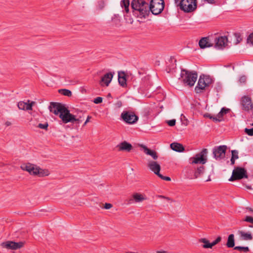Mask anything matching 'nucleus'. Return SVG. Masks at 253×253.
<instances>
[{"instance_id":"b1692460","label":"nucleus","mask_w":253,"mask_h":253,"mask_svg":"<svg viewBox=\"0 0 253 253\" xmlns=\"http://www.w3.org/2000/svg\"><path fill=\"white\" fill-rule=\"evenodd\" d=\"M151 86V82L148 79H145L143 80V83L141 85V88L143 92L149 90Z\"/></svg>"},{"instance_id":"e2e57ef3","label":"nucleus","mask_w":253,"mask_h":253,"mask_svg":"<svg viewBox=\"0 0 253 253\" xmlns=\"http://www.w3.org/2000/svg\"><path fill=\"white\" fill-rule=\"evenodd\" d=\"M86 124H87V123H85V122H84V124L83 126H85L86 125Z\"/></svg>"},{"instance_id":"1a4fd4ad","label":"nucleus","mask_w":253,"mask_h":253,"mask_svg":"<svg viewBox=\"0 0 253 253\" xmlns=\"http://www.w3.org/2000/svg\"><path fill=\"white\" fill-rule=\"evenodd\" d=\"M147 166L151 171L161 179L168 181H170L171 179L169 177L164 176L160 173L161 166L157 162L150 161L148 162Z\"/></svg>"},{"instance_id":"412c9836","label":"nucleus","mask_w":253,"mask_h":253,"mask_svg":"<svg viewBox=\"0 0 253 253\" xmlns=\"http://www.w3.org/2000/svg\"><path fill=\"white\" fill-rule=\"evenodd\" d=\"M170 147L172 150L178 152H182L185 150V148L183 145L177 142H173L171 143Z\"/></svg>"},{"instance_id":"ea45409f","label":"nucleus","mask_w":253,"mask_h":253,"mask_svg":"<svg viewBox=\"0 0 253 253\" xmlns=\"http://www.w3.org/2000/svg\"><path fill=\"white\" fill-rule=\"evenodd\" d=\"M234 35L236 38V44L239 43L241 41L242 39L241 38V35L240 33H235Z\"/></svg>"},{"instance_id":"c756f323","label":"nucleus","mask_w":253,"mask_h":253,"mask_svg":"<svg viewBox=\"0 0 253 253\" xmlns=\"http://www.w3.org/2000/svg\"><path fill=\"white\" fill-rule=\"evenodd\" d=\"M59 93L68 97L72 96V92L67 89H60L58 90Z\"/></svg>"},{"instance_id":"5fc2aeb1","label":"nucleus","mask_w":253,"mask_h":253,"mask_svg":"<svg viewBox=\"0 0 253 253\" xmlns=\"http://www.w3.org/2000/svg\"><path fill=\"white\" fill-rule=\"evenodd\" d=\"M230 161H231V165H234L235 164V160L233 158H231Z\"/></svg>"},{"instance_id":"6e6d98bb","label":"nucleus","mask_w":253,"mask_h":253,"mask_svg":"<svg viewBox=\"0 0 253 253\" xmlns=\"http://www.w3.org/2000/svg\"><path fill=\"white\" fill-rule=\"evenodd\" d=\"M11 125V122H9V121H6V122L5 123V125L6 126H10Z\"/></svg>"},{"instance_id":"e433bc0d","label":"nucleus","mask_w":253,"mask_h":253,"mask_svg":"<svg viewBox=\"0 0 253 253\" xmlns=\"http://www.w3.org/2000/svg\"><path fill=\"white\" fill-rule=\"evenodd\" d=\"M245 132L249 136H253V128H246L244 130Z\"/></svg>"},{"instance_id":"8fccbe9b","label":"nucleus","mask_w":253,"mask_h":253,"mask_svg":"<svg viewBox=\"0 0 253 253\" xmlns=\"http://www.w3.org/2000/svg\"><path fill=\"white\" fill-rule=\"evenodd\" d=\"M112 205L110 203H105L104 206V208L105 209H110L112 207Z\"/></svg>"},{"instance_id":"423d86ee","label":"nucleus","mask_w":253,"mask_h":253,"mask_svg":"<svg viewBox=\"0 0 253 253\" xmlns=\"http://www.w3.org/2000/svg\"><path fill=\"white\" fill-rule=\"evenodd\" d=\"M240 105L243 111L253 113V102L249 95H244L241 98Z\"/></svg>"},{"instance_id":"052dcab7","label":"nucleus","mask_w":253,"mask_h":253,"mask_svg":"<svg viewBox=\"0 0 253 253\" xmlns=\"http://www.w3.org/2000/svg\"><path fill=\"white\" fill-rule=\"evenodd\" d=\"M165 199H167L168 201L170 200V198L169 197H166V198Z\"/></svg>"},{"instance_id":"9b49d317","label":"nucleus","mask_w":253,"mask_h":253,"mask_svg":"<svg viewBox=\"0 0 253 253\" xmlns=\"http://www.w3.org/2000/svg\"><path fill=\"white\" fill-rule=\"evenodd\" d=\"M122 120L128 124H133L138 120V117L133 112L129 111H123L121 115Z\"/></svg>"},{"instance_id":"473e14b6","label":"nucleus","mask_w":253,"mask_h":253,"mask_svg":"<svg viewBox=\"0 0 253 253\" xmlns=\"http://www.w3.org/2000/svg\"><path fill=\"white\" fill-rule=\"evenodd\" d=\"M37 169L38 167H35L34 165L32 164L28 172L30 174L36 175L37 174Z\"/></svg>"},{"instance_id":"c85d7f7f","label":"nucleus","mask_w":253,"mask_h":253,"mask_svg":"<svg viewBox=\"0 0 253 253\" xmlns=\"http://www.w3.org/2000/svg\"><path fill=\"white\" fill-rule=\"evenodd\" d=\"M199 242L204 243V245L202 246L203 248L208 249V248H212V246L211 243H210L209 241L206 238H201L199 240Z\"/></svg>"},{"instance_id":"f257e3e1","label":"nucleus","mask_w":253,"mask_h":253,"mask_svg":"<svg viewBox=\"0 0 253 253\" xmlns=\"http://www.w3.org/2000/svg\"><path fill=\"white\" fill-rule=\"evenodd\" d=\"M48 108L49 111L55 115H59V118L64 124L75 123L77 126L84 120L83 116H79L76 118L75 115L70 113V110L62 103L51 102Z\"/></svg>"},{"instance_id":"4d7b16f0","label":"nucleus","mask_w":253,"mask_h":253,"mask_svg":"<svg viewBox=\"0 0 253 253\" xmlns=\"http://www.w3.org/2000/svg\"><path fill=\"white\" fill-rule=\"evenodd\" d=\"M91 118V116H88L87 117V119L85 121V123H87L89 121V120Z\"/></svg>"},{"instance_id":"39448f33","label":"nucleus","mask_w":253,"mask_h":253,"mask_svg":"<svg viewBox=\"0 0 253 253\" xmlns=\"http://www.w3.org/2000/svg\"><path fill=\"white\" fill-rule=\"evenodd\" d=\"M165 7L164 0H151L148 4L149 14L151 11L154 15H158L163 10Z\"/></svg>"},{"instance_id":"7c9ffc66","label":"nucleus","mask_w":253,"mask_h":253,"mask_svg":"<svg viewBox=\"0 0 253 253\" xmlns=\"http://www.w3.org/2000/svg\"><path fill=\"white\" fill-rule=\"evenodd\" d=\"M105 6V0H99L97 1L96 7L99 10H102L103 9Z\"/></svg>"},{"instance_id":"a18cd8bd","label":"nucleus","mask_w":253,"mask_h":253,"mask_svg":"<svg viewBox=\"0 0 253 253\" xmlns=\"http://www.w3.org/2000/svg\"><path fill=\"white\" fill-rule=\"evenodd\" d=\"M247 42H251L253 45V33L249 36L247 39Z\"/></svg>"},{"instance_id":"5701e85b","label":"nucleus","mask_w":253,"mask_h":253,"mask_svg":"<svg viewBox=\"0 0 253 253\" xmlns=\"http://www.w3.org/2000/svg\"><path fill=\"white\" fill-rule=\"evenodd\" d=\"M205 169V167L203 166H201L200 167H198L194 172L193 177L192 178L195 179L201 176L204 173Z\"/></svg>"},{"instance_id":"f3484780","label":"nucleus","mask_w":253,"mask_h":253,"mask_svg":"<svg viewBox=\"0 0 253 253\" xmlns=\"http://www.w3.org/2000/svg\"><path fill=\"white\" fill-rule=\"evenodd\" d=\"M127 76H128L125 74L124 71L118 72V82L121 86L123 87H126V81Z\"/></svg>"},{"instance_id":"c9c22d12","label":"nucleus","mask_w":253,"mask_h":253,"mask_svg":"<svg viewBox=\"0 0 253 253\" xmlns=\"http://www.w3.org/2000/svg\"><path fill=\"white\" fill-rule=\"evenodd\" d=\"M48 126V124L47 122L45 123L44 124H39L38 125V127L41 128V129H44L45 130L47 129Z\"/></svg>"},{"instance_id":"f704fd0d","label":"nucleus","mask_w":253,"mask_h":253,"mask_svg":"<svg viewBox=\"0 0 253 253\" xmlns=\"http://www.w3.org/2000/svg\"><path fill=\"white\" fill-rule=\"evenodd\" d=\"M232 156L231 158H233L234 159L236 160L239 158L238 151L236 150L231 151Z\"/></svg>"},{"instance_id":"6ab92c4d","label":"nucleus","mask_w":253,"mask_h":253,"mask_svg":"<svg viewBox=\"0 0 253 253\" xmlns=\"http://www.w3.org/2000/svg\"><path fill=\"white\" fill-rule=\"evenodd\" d=\"M230 110L228 108H222L220 111L218 113L217 116L213 118V121L215 122H220L223 120V116L224 115L227 114Z\"/></svg>"},{"instance_id":"2f4dec72","label":"nucleus","mask_w":253,"mask_h":253,"mask_svg":"<svg viewBox=\"0 0 253 253\" xmlns=\"http://www.w3.org/2000/svg\"><path fill=\"white\" fill-rule=\"evenodd\" d=\"M235 250H238L240 252H243L245 253H247L249 252L250 249L248 247H241V246H236L234 248Z\"/></svg>"},{"instance_id":"79ce46f5","label":"nucleus","mask_w":253,"mask_h":253,"mask_svg":"<svg viewBox=\"0 0 253 253\" xmlns=\"http://www.w3.org/2000/svg\"><path fill=\"white\" fill-rule=\"evenodd\" d=\"M243 221L253 224V217L250 216H246Z\"/></svg>"},{"instance_id":"f8f14e48","label":"nucleus","mask_w":253,"mask_h":253,"mask_svg":"<svg viewBox=\"0 0 253 253\" xmlns=\"http://www.w3.org/2000/svg\"><path fill=\"white\" fill-rule=\"evenodd\" d=\"M227 149L226 145L215 146L212 150L214 158L216 160H220L225 158V153Z\"/></svg>"},{"instance_id":"9d476101","label":"nucleus","mask_w":253,"mask_h":253,"mask_svg":"<svg viewBox=\"0 0 253 253\" xmlns=\"http://www.w3.org/2000/svg\"><path fill=\"white\" fill-rule=\"evenodd\" d=\"M208 149H203L200 153H197L196 155L190 159L191 161L192 164H201L204 165L207 162Z\"/></svg>"},{"instance_id":"72a5a7b5","label":"nucleus","mask_w":253,"mask_h":253,"mask_svg":"<svg viewBox=\"0 0 253 253\" xmlns=\"http://www.w3.org/2000/svg\"><path fill=\"white\" fill-rule=\"evenodd\" d=\"M31 164L28 163L26 165H23L21 166V169L23 170L27 171H29L30 168L31 167Z\"/></svg>"},{"instance_id":"3c124183","label":"nucleus","mask_w":253,"mask_h":253,"mask_svg":"<svg viewBox=\"0 0 253 253\" xmlns=\"http://www.w3.org/2000/svg\"><path fill=\"white\" fill-rule=\"evenodd\" d=\"M174 1H175V3L176 5V6L177 7H179V9H180V4H179V3L180 2L181 0H174Z\"/></svg>"},{"instance_id":"393cba45","label":"nucleus","mask_w":253,"mask_h":253,"mask_svg":"<svg viewBox=\"0 0 253 253\" xmlns=\"http://www.w3.org/2000/svg\"><path fill=\"white\" fill-rule=\"evenodd\" d=\"M226 245L228 248H233L235 246V239L234 234H231L228 236Z\"/></svg>"},{"instance_id":"4468645a","label":"nucleus","mask_w":253,"mask_h":253,"mask_svg":"<svg viewBox=\"0 0 253 253\" xmlns=\"http://www.w3.org/2000/svg\"><path fill=\"white\" fill-rule=\"evenodd\" d=\"M228 39L226 36H218L214 39V47L218 49H223L227 45Z\"/></svg>"},{"instance_id":"69168bd1","label":"nucleus","mask_w":253,"mask_h":253,"mask_svg":"<svg viewBox=\"0 0 253 253\" xmlns=\"http://www.w3.org/2000/svg\"><path fill=\"white\" fill-rule=\"evenodd\" d=\"M211 179L210 178H209L208 180H206V181H210Z\"/></svg>"},{"instance_id":"7ed1b4c3","label":"nucleus","mask_w":253,"mask_h":253,"mask_svg":"<svg viewBox=\"0 0 253 253\" xmlns=\"http://www.w3.org/2000/svg\"><path fill=\"white\" fill-rule=\"evenodd\" d=\"M198 78L196 71H190L186 69H181L180 77L178 79L184 85L192 87L194 86Z\"/></svg>"},{"instance_id":"4be33fe9","label":"nucleus","mask_w":253,"mask_h":253,"mask_svg":"<svg viewBox=\"0 0 253 253\" xmlns=\"http://www.w3.org/2000/svg\"><path fill=\"white\" fill-rule=\"evenodd\" d=\"M132 197L133 199H129L128 204H131L134 202V201L137 203L140 202L145 199L142 195L138 193H134L132 195Z\"/></svg>"},{"instance_id":"20e7f679","label":"nucleus","mask_w":253,"mask_h":253,"mask_svg":"<svg viewBox=\"0 0 253 253\" xmlns=\"http://www.w3.org/2000/svg\"><path fill=\"white\" fill-rule=\"evenodd\" d=\"M214 82V80L208 75H201L197 85L195 88V91L197 93H200L206 87L210 86Z\"/></svg>"},{"instance_id":"6e6552de","label":"nucleus","mask_w":253,"mask_h":253,"mask_svg":"<svg viewBox=\"0 0 253 253\" xmlns=\"http://www.w3.org/2000/svg\"><path fill=\"white\" fill-rule=\"evenodd\" d=\"M247 178L248 174L246 169L239 167H235L232 171V174L229 180L234 181L243 178Z\"/></svg>"},{"instance_id":"cd10ccee","label":"nucleus","mask_w":253,"mask_h":253,"mask_svg":"<svg viewBox=\"0 0 253 253\" xmlns=\"http://www.w3.org/2000/svg\"><path fill=\"white\" fill-rule=\"evenodd\" d=\"M49 174V171L47 169H43L39 167H38L37 174L36 175H38L40 177H43L47 176Z\"/></svg>"},{"instance_id":"338daca9","label":"nucleus","mask_w":253,"mask_h":253,"mask_svg":"<svg viewBox=\"0 0 253 253\" xmlns=\"http://www.w3.org/2000/svg\"><path fill=\"white\" fill-rule=\"evenodd\" d=\"M251 125L253 126V123Z\"/></svg>"},{"instance_id":"37998d69","label":"nucleus","mask_w":253,"mask_h":253,"mask_svg":"<svg viewBox=\"0 0 253 253\" xmlns=\"http://www.w3.org/2000/svg\"><path fill=\"white\" fill-rule=\"evenodd\" d=\"M102 101H103V99H102V97H97L95 98L94 99L93 102L95 104H99V103H102Z\"/></svg>"},{"instance_id":"a878e982","label":"nucleus","mask_w":253,"mask_h":253,"mask_svg":"<svg viewBox=\"0 0 253 253\" xmlns=\"http://www.w3.org/2000/svg\"><path fill=\"white\" fill-rule=\"evenodd\" d=\"M241 237L244 240H251L253 239L252 234L250 232H245L244 231H239Z\"/></svg>"},{"instance_id":"a211bd4d","label":"nucleus","mask_w":253,"mask_h":253,"mask_svg":"<svg viewBox=\"0 0 253 253\" xmlns=\"http://www.w3.org/2000/svg\"><path fill=\"white\" fill-rule=\"evenodd\" d=\"M139 146L143 149V152L146 155L151 156L155 160L158 159V155L155 151L149 149L147 146L143 144H140Z\"/></svg>"},{"instance_id":"0eeeda50","label":"nucleus","mask_w":253,"mask_h":253,"mask_svg":"<svg viewBox=\"0 0 253 253\" xmlns=\"http://www.w3.org/2000/svg\"><path fill=\"white\" fill-rule=\"evenodd\" d=\"M180 9L184 12L189 13L195 10L197 7V0H181Z\"/></svg>"},{"instance_id":"dca6fc26","label":"nucleus","mask_w":253,"mask_h":253,"mask_svg":"<svg viewBox=\"0 0 253 253\" xmlns=\"http://www.w3.org/2000/svg\"><path fill=\"white\" fill-rule=\"evenodd\" d=\"M114 73L111 72L107 73L105 74L101 79L99 84L101 86L103 85V84L106 86H108L110 82H111Z\"/></svg>"},{"instance_id":"864d4df0","label":"nucleus","mask_w":253,"mask_h":253,"mask_svg":"<svg viewBox=\"0 0 253 253\" xmlns=\"http://www.w3.org/2000/svg\"><path fill=\"white\" fill-rule=\"evenodd\" d=\"M205 0L207 1L209 3H210V4L214 3V0Z\"/></svg>"},{"instance_id":"603ef678","label":"nucleus","mask_w":253,"mask_h":253,"mask_svg":"<svg viewBox=\"0 0 253 253\" xmlns=\"http://www.w3.org/2000/svg\"><path fill=\"white\" fill-rule=\"evenodd\" d=\"M246 209L250 212V213L252 214L253 213V209L250 207H247L246 208Z\"/></svg>"},{"instance_id":"09e8293b","label":"nucleus","mask_w":253,"mask_h":253,"mask_svg":"<svg viewBox=\"0 0 253 253\" xmlns=\"http://www.w3.org/2000/svg\"><path fill=\"white\" fill-rule=\"evenodd\" d=\"M204 117H206V118H210V119H211L213 121V118H215V117H213V116H212L211 114H209V113H206L205 115H204Z\"/></svg>"},{"instance_id":"13d9d810","label":"nucleus","mask_w":253,"mask_h":253,"mask_svg":"<svg viewBox=\"0 0 253 253\" xmlns=\"http://www.w3.org/2000/svg\"><path fill=\"white\" fill-rule=\"evenodd\" d=\"M157 253H167V252L165 251H157L156 252Z\"/></svg>"},{"instance_id":"f03ea898","label":"nucleus","mask_w":253,"mask_h":253,"mask_svg":"<svg viewBox=\"0 0 253 253\" xmlns=\"http://www.w3.org/2000/svg\"><path fill=\"white\" fill-rule=\"evenodd\" d=\"M130 6L135 17L142 19L149 16L148 3L144 0H132Z\"/></svg>"},{"instance_id":"de8ad7c7","label":"nucleus","mask_w":253,"mask_h":253,"mask_svg":"<svg viewBox=\"0 0 253 253\" xmlns=\"http://www.w3.org/2000/svg\"><path fill=\"white\" fill-rule=\"evenodd\" d=\"M115 106L116 108H119L122 106V102L121 100L118 101L115 104Z\"/></svg>"},{"instance_id":"4c0bfd02","label":"nucleus","mask_w":253,"mask_h":253,"mask_svg":"<svg viewBox=\"0 0 253 253\" xmlns=\"http://www.w3.org/2000/svg\"><path fill=\"white\" fill-rule=\"evenodd\" d=\"M26 103L23 101H20L18 103V107L21 110H25Z\"/></svg>"},{"instance_id":"58836bf2","label":"nucleus","mask_w":253,"mask_h":253,"mask_svg":"<svg viewBox=\"0 0 253 253\" xmlns=\"http://www.w3.org/2000/svg\"><path fill=\"white\" fill-rule=\"evenodd\" d=\"M221 240V237L220 236H218L214 241L211 243L212 247L217 244L219 242H220Z\"/></svg>"},{"instance_id":"aec40b11","label":"nucleus","mask_w":253,"mask_h":253,"mask_svg":"<svg viewBox=\"0 0 253 253\" xmlns=\"http://www.w3.org/2000/svg\"><path fill=\"white\" fill-rule=\"evenodd\" d=\"M208 37L202 38L199 42V45L201 48L204 49L207 47L212 46L213 44L210 43L209 42Z\"/></svg>"},{"instance_id":"2eb2a0df","label":"nucleus","mask_w":253,"mask_h":253,"mask_svg":"<svg viewBox=\"0 0 253 253\" xmlns=\"http://www.w3.org/2000/svg\"><path fill=\"white\" fill-rule=\"evenodd\" d=\"M116 147L118 148L119 151H125L127 152H129L133 148L132 145L126 141L120 143L117 145Z\"/></svg>"},{"instance_id":"c03bdc74","label":"nucleus","mask_w":253,"mask_h":253,"mask_svg":"<svg viewBox=\"0 0 253 253\" xmlns=\"http://www.w3.org/2000/svg\"><path fill=\"white\" fill-rule=\"evenodd\" d=\"M175 123L176 121L175 119L170 120L167 122L168 125L170 126H175Z\"/></svg>"},{"instance_id":"a19ab883","label":"nucleus","mask_w":253,"mask_h":253,"mask_svg":"<svg viewBox=\"0 0 253 253\" xmlns=\"http://www.w3.org/2000/svg\"><path fill=\"white\" fill-rule=\"evenodd\" d=\"M247 81V77L245 75L242 76L239 79V82L242 84H245Z\"/></svg>"},{"instance_id":"bf43d9fd","label":"nucleus","mask_w":253,"mask_h":253,"mask_svg":"<svg viewBox=\"0 0 253 253\" xmlns=\"http://www.w3.org/2000/svg\"><path fill=\"white\" fill-rule=\"evenodd\" d=\"M159 197L160 198L165 199L166 198V196H163V195H159Z\"/></svg>"},{"instance_id":"ddd939ff","label":"nucleus","mask_w":253,"mask_h":253,"mask_svg":"<svg viewBox=\"0 0 253 253\" xmlns=\"http://www.w3.org/2000/svg\"><path fill=\"white\" fill-rule=\"evenodd\" d=\"M24 245V243L23 242H15L11 241H7L2 243L1 246L7 249L16 250L23 247Z\"/></svg>"},{"instance_id":"680f3d73","label":"nucleus","mask_w":253,"mask_h":253,"mask_svg":"<svg viewBox=\"0 0 253 253\" xmlns=\"http://www.w3.org/2000/svg\"><path fill=\"white\" fill-rule=\"evenodd\" d=\"M108 97H111V95L110 93H109L107 95Z\"/></svg>"},{"instance_id":"49530a36","label":"nucleus","mask_w":253,"mask_h":253,"mask_svg":"<svg viewBox=\"0 0 253 253\" xmlns=\"http://www.w3.org/2000/svg\"><path fill=\"white\" fill-rule=\"evenodd\" d=\"M32 109V104L26 103L25 110H31Z\"/></svg>"},{"instance_id":"0e129e2a","label":"nucleus","mask_w":253,"mask_h":253,"mask_svg":"<svg viewBox=\"0 0 253 253\" xmlns=\"http://www.w3.org/2000/svg\"><path fill=\"white\" fill-rule=\"evenodd\" d=\"M249 227L252 228V227H253V225H249Z\"/></svg>"},{"instance_id":"bb28decb","label":"nucleus","mask_w":253,"mask_h":253,"mask_svg":"<svg viewBox=\"0 0 253 253\" xmlns=\"http://www.w3.org/2000/svg\"><path fill=\"white\" fill-rule=\"evenodd\" d=\"M130 5L129 0H122L121 1V5L126 13L129 12V6Z\"/></svg>"}]
</instances>
